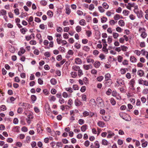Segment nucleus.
<instances>
[{"label":"nucleus","instance_id":"nucleus-25","mask_svg":"<svg viewBox=\"0 0 148 148\" xmlns=\"http://www.w3.org/2000/svg\"><path fill=\"white\" fill-rule=\"evenodd\" d=\"M136 124L140 125L142 123L141 121L139 119H136L134 121Z\"/></svg>","mask_w":148,"mask_h":148},{"label":"nucleus","instance_id":"nucleus-62","mask_svg":"<svg viewBox=\"0 0 148 148\" xmlns=\"http://www.w3.org/2000/svg\"><path fill=\"white\" fill-rule=\"evenodd\" d=\"M59 102L61 104H63L64 102V100L62 97H60L59 99Z\"/></svg>","mask_w":148,"mask_h":148},{"label":"nucleus","instance_id":"nucleus-26","mask_svg":"<svg viewBox=\"0 0 148 148\" xmlns=\"http://www.w3.org/2000/svg\"><path fill=\"white\" fill-rule=\"evenodd\" d=\"M112 36L114 39H117L119 37V35L117 33L113 32L112 33Z\"/></svg>","mask_w":148,"mask_h":148},{"label":"nucleus","instance_id":"nucleus-4","mask_svg":"<svg viewBox=\"0 0 148 148\" xmlns=\"http://www.w3.org/2000/svg\"><path fill=\"white\" fill-rule=\"evenodd\" d=\"M107 133L108 134L107 137V138H110L114 135V133L110 130L108 131Z\"/></svg>","mask_w":148,"mask_h":148},{"label":"nucleus","instance_id":"nucleus-19","mask_svg":"<svg viewBox=\"0 0 148 148\" xmlns=\"http://www.w3.org/2000/svg\"><path fill=\"white\" fill-rule=\"evenodd\" d=\"M103 120L105 121H108L110 119V117L109 116H103L102 117Z\"/></svg>","mask_w":148,"mask_h":148},{"label":"nucleus","instance_id":"nucleus-16","mask_svg":"<svg viewBox=\"0 0 148 148\" xmlns=\"http://www.w3.org/2000/svg\"><path fill=\"white\" fill-rule=\"evenodd\" d=\"M94 65L95 67L98 68L100 65V63L99 61H96L94 64Z\"/></svg>","mask_w":148,"mask_h":148},{"label":"nucleus","instance_id":"nucleus-11","mask_svg":"<svg viewBox=\"0 0 148 148\" xmlns=\"http://www.w3.org/2000/svg\"><path fill=\"white\" fill-rule=\"evenodd\" d=\"M87 125L86 124L82 126L81 128V130L83 132H85L87 130Z\"/></svg>","mask_w":148,"mask_h":148},{"label":"nucleus","instance_id":"nucleus-10","mask_svg":"<svg viewBox=\"0 0 148 148\" xmlns=\"http://www.w3.org/2000/svg\"><path fill=\"white\" fill-rule=\"evenodd\" d=\"M117 83L120 86L124 85V81L121 79H118L117 81Z\"/></svg>","mask_w":148,"mask_h":148},{"label":"nucleus","instance_id":"nucleus-57","mask_svg":"<svg viewBox=\"0 0 148 148\" xmlns=\"http://www.w3.org/2000/svg\"><path fill=\"white\" fill-rule=\"evenodd\" d=\"M123 59V57L120 56H119L118 57V61L120 62H121V61H122V60Z\"/></svg>","mask_w":148,"mask_h":148},{"label":"nucleus","instance_id":"nucleus-61","mask_svg":"<svg viewBox=\"0 0 148 148\" xmlns=\"http://www.w3.org/2000/svg\"><path fill=\"white\" fill-rule=\"evenodd\" d=\"M103 77L102 76H101L97 77V79L99 82H101L103 79Z\"/></svg>","mask_w":148,"mask_h":148},{"label":"nucleus","instance_id":"nucleus-35","mask_svg":"<svg viewBox=\"0 0 148 148\" xmlns=\"http://www.w3.org/2000/svg\"><path fill=\"white\" fill-rule=\"evenodd\" d=\"M90 49V48L88 46H84L83 48V49L86 52L89 51Z\"/></svg>","mask_w":148,"mask_h":148},{"label":"nucleus","instance_id":"nucleus-22","mask_svg":"<svg viewBox=\"0 0 148 148\" xmlns=\"http://www.w3.org/2000/svg\"><path fill=\"white\" fill-rule=\"evenodd\" d=\"M28 105L27 103H20L19 104V106L23 107V108L25 109L26 106Z\"/></svg>","mask_w":148,"mask_h":148},{"label":"nucleus","instance_id":"nucleus-56","mask_svg":"<svg viewBox=\"0 0 148 148\" xmlns=\"http://www.w3.org/2000/svg\"><path fill=\"white\" fill-rule=\"evenodd\" d=\"M65 90L71 93L73 92L72 89L71 87L66 88H65Z\"/></svg>","mask_w":148,"mask_h":148},{"label":"nucleus","instance_id":"nucleus-5","mask_svg":"<svg viewBox=\"0 0 148 148\" xmlns=\"http://www.w3.org/2000/svg\"><path fill=\"white\" fill-rule=\"evenodd\" d=\"M75 63L77 64H81L82 63L81 60L79 58H76L75 60Z\"/></svg>","mask_w":148,"mask_h":148},{"label":"nucleus","instance_id":"nucleus-55","mask_svg":"<svg viewBox=\"0 0 148 148\" xmlns=\"http://www.w3.org/2000/svg\"><path fill=\"white\" fill-rule=\"evenodd\" d=\"M147 36V34L145 32L141 33V34L140 36L141 37L143 38H146Z\"/></svg>","mask_w":148,"mask_h":148},{"label":"nucleus","instance_id":"nucleus-17","mask_svg":"<svg viewBox=\"0 0 148 148\" xmlns=\"http://www.w3.org/2000/svg\"><path fill=\"white\" fill-rule=\"evenodd\" d=\"M43 130L42 129L41 127L38 125H37V131L38 133H41Z\"/></svg>","mask_w":148,"mask_h":148},{"label":"nucleus","instance_id":"nucleus-12","mask_svg":"<svg viewBox=\"0 0 148 148\" xmlns=\"http://www.w3.org/2000/svg\"><path fill=\"white\" fill-rule=\"evenodd\" d=\"M34 37V34H32L30 36H25L26 39L27 40L29 41L31 40L32 38V37Z\"/></svg>","mask_w":148,"mask_h":148},{"label":"nucleus","instance_id":"nucleus-3","mask_svg":"<svg viewBox=\"0 0 148 148\" xmlns=\"http://www.w3.org/2000/svg\"><path fill=\"white\" fill-rule=\"evenodd\" d=\"M83 67L84 69L86 70H88L89 69H91L92 68V66L91 64H84L83 66Z\"/></svg>","mask_w":148,"mask_h":148},{"label":"nucleus","instance_id":"nucleus-63","mask_svg":"<svg viewBox=\"0 0 148 148\" xmlns=\"http://www.w3.org/2000/svg\"><path fill=\"white\" fill-rule=\"evenodd\" d=\"M140 99L143 103H145L146 101V98L144 97H141Z\"/></svg>","mask_w":148,"mask_h":148},{"label":"nucleus","instance_id":"nucleus-29","mask_svg":"<svg viewBox=\"0 0 148 148\" xmlns=\"http://www.w3.org/2000/svg\"><path fill=\"white\" fill-rule=\"evenodd\" d=\"M95 8V6L93 4H91L89 5L88 8V9L92 11Z\"/></svg>","mask_w":148,"mask_h":148},{"label":"nucleus","instance_id":"nucleus-21","mask_svg":"<svg viewBox=\"0 0 148 148\" xmlns=\"http://www.w3.org/2000/svg\"><path fill=\"white\" fill-rule=\"evenodd\" d=\"M79 23L80 25H85L86 24L85 21L83 19L79 21Z\"/></svg>","mask_w":148,"mask_h":148},{"label":"nucleus","instance_id":"nucleus-54","mask_svg":"<svg viewBox=\"0 0 148 148\" xmlns=\"http://www.w3.org/2000/svg\"><path fill=\"white\" fill-rule=\"evenodd\" d=\"M78 123L80 125H82L84 123V121L83 119H80L78 121Z\"/></svg>","mask_w":148,"mask_h":148},{"label":"nucleus","instance_id":"nucleus-64","mask_svg":"<svg viewBox=\"0 0 148 148\" xmlns=\"http://www.w3.org/2000/svg\"><path fill=\"white\" fill-rule=\"evenodd\" d=\"M116 30L117 32H121L122 31V29L121 27H117L116 28Z\"/></svg>","mask_w":148,"mask_h":148},{"label":"nucleus","instance_id":"nucleus-9","mask_svg":"<svg viewBox=\"0 0 148 148\" xmlns=\"http://www.w3.org/2000/svg\"><path fill=\"white\" fill-rule=\"evenodd\" d=\"M135 83V80L134 79H133L130 81L129 84L131 86L132 88H133L134 87V85Z\"/></svg>","mask_w":148,"mask_h":148},{"label":"nucleus","instance_id":"nucleus-49","mask_svg":"<svg viewBox=\"0 0 148 148\" xmlns=\"http://www.w3.org/2000/svg\"><path fill=\"white\" fill-rule=\"evenodd\" d=\"M14 12L16 15H18L20 14L19 9L18 8L15 9L14 10Z\"/></svg>","mask_w":148,"mask_h":148},{"label":"nucleus","instance_id":"nucleus-52","mask_svg":"<svg viewBox=\"0 0 148 148\" xmlns=\"http://www.w3.org/2000/svg\"><path fill=\"white\" fill-rule=\"evenodd\" d=\"M1 110L3 111H4L6 110V108L5 106L2 105L0 106Z\"/></svg>","mask_w":148,"mask_h":148},{"label":"nucleus","instance_id":"nucleus-18","mask_svg":"<svg viewBox=\"0 0 148 148\" xmlns=\"http://www.w3.org/2000/svg\"><path fill=\"white\" fill-rule=\"evenodd\" d=\"M118 24L120 26L123 27L125 25V23L123 20H121L119 21Z\"/></svg>","mask_w":148,"mask_h":148},{"label":"nucleus","instance_id":"nucleus-51","mask_svg":"<svg viewBox=\"0 0 148 148\" xmlns=\"http://www.w3.org/2000/svg\"><path fill=\"white\" fill-rule=\"evenodd\" d=\"M44 55L45 56L47 57H49L50 56L51 54L49 52L47 51L45 52L44 53Z\"/></svg>","mask_w":148,"mask_h":148},{"label":"nucleus","instance_id":"nucleus-47","mask_svg":"<svg viewBox=\"0 0 148 148\" xmlns=\"http://www.w3.org/2000/svg\"><path fill=\"white\" fill-rule=\"evenodd\" d=\"M19 127L18 126H16L14 127L13 128V131L14 132H19Z\"/></svg>","mask_w":148,"mask_h":148},{"label":"nucleus","instance_id":"nucleus-7","mask_svg":"<svg viewBox=\"0 0 148 148\" xmlns=\"http://www.w3.org/2000/svg\"><path fill=\"white\" fill-rule=\"evenodd\" d=\"M105 80L106 81H107L108 80H111L110 79L111 78V75H110L109 73H108L105 75Z\"/></svg>","mask_w":148,"mask_h":148},{"label":"nucleus","instance_id":"nucleus-36","mask_svg":"<svg viewBox=\"0 0 148 148\" xmlns=\"http://www.w3.org/2000/svg\"><path fill=\"white\" fill-rule=\"evenodd\" d=\"M98 9L99 12L101 13H103L105 11L104 9L101 6H99Z\"/></svg>","mask_w":148,"mask_h":148},{"label":"nucleus","instance_id":"nucleus-46","mask_svg":"<svg viewBox=\"0 0 148 148\" xmlns=\"http://www.w3.org/2000/svg\"><path fill=\"white\" fill-rule=\"evenodd\" d=\"M71 12V10L69 8H66V13L69 15L70 14V12Z\"/></svg>","mask_w":148,"mask_h":148},{"label":"nucleus","instance_id":"nucleus-41","mask_svg":"<svg viewBox=\"0 0 148 148\" xmlns=\"http://www.w3.org/2000/svg\"><path fill=\"white\" fill-rule=\"evenodd\" d=\"M29 24L30 25H31V22L33 21V17L32 16H30L28 20H27Z\"/></svg>","mask_w":148,"mask_h":148},{"label":"nucleus","instance_id":"nucleus-31","mask_svg":"<svg viewBox=\"0 0 148 148\" xmlns=\"http://www.w3.org/2000/svg\"><path fill=\"white\" fill-rule=\"evenodd\" d=\"M110 102L111 104L113 106H114L116 103V101L114 99L111 98L110 100Z\"/></svg>","mask_w":148,"mask_h":148},{"label":"nucleus","instance_id":"nucleus-59","mask_svg":"<svg viewBox=\"0 0 148 148\" xmlns=\"http://www.w3.org/2000/svg\"><path fill=\"white\" fill-rule=\"evenodd\" d=\"M141 51L138 50H135L134 51V53H135L138 56H139L141 53Z\"/></svg>","mask_w":148,"mask_h":148},{"label":"nucleus","instance_id":"nucleus-38","mask_svg":"<svg viewBox=\"0 0 148 148\" xmlns=\"http://www.w3.org/2000/svg\"><path fill=\"white\" fill-rule=\"evenodd\" d=\"M101 20L102 23H104L107 21V19L106 17L103 16L101 18Z\"/></svg>","mask_w":148,"mask_h":148},{"label":"nucleus","instance_id":"nucleus-53","mask_svg":"<svg viewBox=\"0 0 148 148\" xmlns=\"http://www.w3.org/2000/svg\"><path fill=\"white\" fill-rule=\"evenodd\" d=\"M83 115L84 117H86L88 116L89 114V112L87 111H85L83 113Z\"/></svg>","mask_w":148,"mask_h":148},{"label":"nucleus","instance_id":"nucleus-6","mask_svg":"<svg viewBox=\"0 0 148 148\" xmlns=\"http://www.w3.org/2000/svg\"><path fill=\"white\" fill-rule=\"evenodd\" d=\"M89 104L90 106H95L96 103L95 100L94 99H91L90 101Z\"/></svg>","mask_w":148,"mask_h":148},{"label":"nucleus","instance_id":"nucleus-58","mask_svg":"<svg viewBox=\"0 0 148 148\" xmlns=\"http://www.w3.org/2000/svg\"><path fill=\"white\" fill-rule=\"evenodd\" d=\"M56 30L58 32H62L63 31L62 28L60 27L57 28Z\"/></svg>","mask_w":148,"mask_h":148},{"label":"nucleus","instance_id":"nucleus-13","mask_svg":"<svg viewBox=\"0 0 148 148\" xmlns=\"http://www.w3.org/2000/svg\"><path fill=\"white\" fill-rule=\"evenodd\" d=\"M97 124L98 126L101 127H104L105 125V123L101 121H99L97 123Z\"/></svg>","mask_w":148,"mask_h":148},{"label":"nucleus","instance_id":"nucleus-1","mask_svg":"<svg viewBox=\"0 0 148 148\" xmlns=\"http://www.w3.org/2000/svg\"><path fill=\"white\" fill-rule=\"evenodd\" d=\"M138 82L139 84L148 86V81L146 80H144L142 78H140L138 80Z\"/></svg>","mask_w":148,"mask_h":148},{"label":"nucleus","instance_id":"nucleus-48","mask_svg":"<svg viewBox=\"0 0 148 148\" xmlns=\"http://www.w3.org/2000/svg\"><path fill=\"white\" fill-rule=\"evenodd\" d=\"M47 14L50 17H52L53 16V13L50 10H49L47 12Z\"/></svg>","mask_w":148,"mask_h":148},{"label":"nucleus","instance_id":"nucleus-37","mask_svg":"<svg viewBox=\"0 0 148 148\" xmlns=\"http://www.w3.org/2000/svg\"><path fill=\"white\" fill-rule=\"evenodd\" d=\"M121 50L124 51H126L128 49V48L127 47H126L124 45L121 46Z\"/></svg>","mask_w":148,"mask_h":148},{"label":"nucleus","instance_id":"nucleus-27","mask_svg":"<svg viewBox=\"0 0 148 148\" xmlns=\"http://www.w3.org/2000/svg\"><path fill=\"white\" fill-rule=\"evenodd\" d=\"M89 116L90 117H92V116L94 115H95V116L97 117V114L95 113H94L93 112H89Z\"/></svg>","mask_w":148,"mask_h":148},{"label":"nucleus","instance_id":"nucleus-33","mask_svg":"<svg viewBox=\"0 0 148 148\" xmlns=\"http://www.w3.org/2000/svg\"><path fill=\"white\" fill-rule=\"evenodd\" d=\"M75 104L77 106H79L81 105L82 102L78 100H75Z\"/></svg>","mask_w":148,"mask_h":148},{"label":"nucleus","instance_id":"nucleus-24","mask_svg":"<svg viewBox=\"0 0 148 148\" xmlns=\"http://www.w3.org/2000/svg\"><path fill=\"white\" fill-rule=\"evenodd\" d=\"M121 18L120 15L118 14H115L114 17V19L115 20H118Z\"/></svg>","mask_w":148,"mask_h":148},{"label":"nucleus","instance_id":"nucleus-2","mask_svg":"<svg viewBox=\"0 0 148 148\" xmlns=\"http://www.w3.org/2000/svg\"><path fill=\"white\" fill-rule=\"evenodd\" d=\"M134 12L136 14L137 17L139 18H141L143 17V12L142 10H134Z\"/></svg>","mask_w":148,"mask_h":148},{"label":"nucleus","instance_id":"nucleus-28","mask_svg":"<svg viewBox=\"0 0 148 148\" xmlns=\"http://www.w3.org/2000/svg\"><path fill=\"white\" fill-rule=\"evenodd\" d=\"M50 82L52 85H55L57 83V81L55 79L52 78L50 80Z\"/></svg>","mask_w":148,"mask_h":148},{"label":"nucleus","instance_id":"nucleus-14","mask_svg":"<svg viewBox=\"0 0 148 148\" xmlns=\"http://www.w3.org/2000/svg\"><path fill=\"white\" fill-rule=\"evenodd\" d=\"M101 144L104 145H108V142L106 140L103 139L101 141Z\"/></svg>","mask_w":148,"mask_h":148},{"label":"nucleus","instance_id":"nucleus-60","mask_svg":"<svg viewBox=\"0 0 148 148\" xmlns=\"http://www.w3.org/2000/svg\"><path fill=\"white\" fill-rule=\"evenodd\" d=\"M83 75L82 71L81 69H79L78 70V75L79 77Z\"/></svg>","mask_w":148,"mask_h":148},{"label":"nucleus","instance_id":"nucleus-23","mask_svg":"<svg viewBox=\"0 0 148 148\" xmlns=\"http://www.w3.org/2000/svg\"><path fill=\"white\" fill-rule=\"evenodd\" d=\"M144 74V72L142 70H138V74L141 77Z\"/></svg>","mask_w":148,"mask_h":148},{"label":"nucleus","instance_id":"nucleus-43","mask_svg":"<svg viewBox=\"0 0 148 148\" xmlns=\"http://www.w3.org/2000/svg\"><path fill=\"white\" fill-rule=\"evenodd\" d=\"M71 75L72 77L73 78L75 77L77 75L76 72H72L71 73Z\"/></svg>","mask_w":148,"mask_h":148},{"label":"nucleus","instance_id":"nucleus-50","mask_svg":"<svg viewBox=\"0 0 148 148\" xmlns=\"http://www.w3.org/2000/svg\"><path fill=\"white\" fill-rule=\"evenodd\" d=\"M129 13V11L128 10H123V14H124L125 16H127L128 14Z\"/></svg>","mask_w":148,"mask_h":148},{"label":"nucleus","instance_id":"nucleus-30","mask_svg":"<svg viewBox=\"0 0 148 148\" xmlns=\"http://www.w3.org/2000/svg\"><path fill=\"white\" fill-rule=\"evenodd\" d=\"M76 31L78 32H80L82 30V27L79 26L78 25L75 28Z\"/></svg>","mask_w":148,"mask_h":148},{"label":"nucleus","instance_id":"nucleus-45","mask_svg":"<svg viewBox=\"0 0 148 148\" xmlns=\"http://www.w3.org/2000/svg\"><path fill=\"white\" fill-rule=\"evenodd\" d=\"M145 29L143 27H141L139 29V31L140 33H142L145 32Z\"/></svg>","mask_w":148,"mask_h":148},{"label":"nucleus","instance_id":"nucleus-15","mask_svg":"<svg viewBox=\"0 0 148 148\" xmlns=\"http://www.w3.org/2000/svg\"><path fill=\"white\" fill-rule=\"evenodd\" d=\"M130 61L132 63L135 62H136L137 59L134 56L130 57Z\"/></svg>","mask_w":148,"mask_h":148},{"label":"nucleus","instance_id":"nucleus-42","mask_svg":"<svg viewBox=\"0 0 148 148\" xmlns=\"http://www.w3.org/2000/svg\"><path fill=\"white\" fill-rule=\"evenodd\" d=\"M72 69L74 70L77 71L79 69L80 67L78 66H74L72 67Z\"/></svg>","mask_w":148,"mask_h":148},{"label":"nucleus","instance_id":"nucleus-20","mask_svg":"<svg viewBox=\"0 0 148 148\" xmlns=\"http://www.w3.org/2000/svg\"><path fill=\"white\" fill-rule=\"evenodd\" d=\"M21 52H18V54L19 56H21V54L24 53L25 51V50L23 48L20 49Z\"/></svg>","mask_w":148,"mask_h":148},{"label":"nucleus","instance_id":"nucleus-34","mask_svg":"<svg viewBox=\"0 0 148 148\" xmlns=\"http://www.w3.org/2000/svg\"><path fill=\"white\" fill-rule=\"evenodd\" d=\"M1 15H4L6 14V11L4 10H1L0 11Z\"/></svg>","mask_w":148,"mask_h":148},{"label":"nucleus","instance_id":"nucleus-40","mask_svg":"<svg viewBox=\"0 0 148 148\" xmlns=\"http://www.w3.org/2000/svg\"><path fill=\"white\" fill-rule=\"evenodd\" d=\"M74 47L76 49H79L81 47V45L78 42H76L75 43Z\"/></svg>","mask_w":148,"mask_h":148},{"label":"nucleus","instance_id":"nucleus-44","mask_svg":"<svg viewBox=\"0 0 148 148\" xmlns=\"http://www.w3.org/2000/svg\"><path fill=\"white\" fill-rule=\"evenodd\" d=\"M102 5L105 9H108L109 8V5L105 2H104L103 3Z\"/></svg>","mask_w":148,"mask_h":148},{"label":"nucleus","instance_id":"nucleus-8","mask_svg":"<svg viewBox=\"0 0 148 148\" xmlns=\"http://www.w3.org/2000/svg\"><path fill=\"white\" fill-rule=\"evenodd\" d=\"M86 59L87 63L91 64H94V60L93 59L89 58L88 57Z\"/></svg>","mask_w":148,"mask_h":148},{"label":"nucleus","instance_id":"nucleus-32","mask_svg":"<svg viewBox=\"0 0 148 148\" xmlns=\"http://www.w3.org/2000/svg\"><path fill=\"white\" fill-rule=\"evenodd\" d=\"M27 31V30L26 28H22L20 30V32L23 34H25Z\"/></svg>","mask_w":148,"mask_h":148},{"label":"nucleus","instance_id":"nucleus-39","mask_svg":"<svg viewBox=\"0 0 148 148\" xmlns=\"http://www.w3.org/2000/svg\"><path fill=\"white\" fill-rule=\"evenodd\" d=\"M95 148H99L100 145L98 141H96L95 142Z\"/></svg>","mask_w":148,"mask_h":148}]
</instances>
